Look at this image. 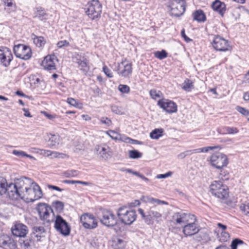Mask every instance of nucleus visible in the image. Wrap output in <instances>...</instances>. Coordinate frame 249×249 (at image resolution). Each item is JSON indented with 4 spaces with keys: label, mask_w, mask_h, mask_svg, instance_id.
<instances>
[{
    "label": "nucleus",
    "mask_w": 249,
    "mask_h": 249,
    "mask_svg": "<svg viewBox=\"0 0 249 249\" xmlns=\"http://www.w3.org/2000/svg\"><path fill=\"white\" fill-rule=\"evenodd\" d=\"M103 71L106 75L108 78H112L113 77V72L111 71L107 68L106 66H104L103 67Z\"/></svg>",
    "instance_id": "50"
},
{
    "label": "nucleus",
    "mask_w": 249,
    "mask_h": 249,
    "mask_svg": "<svg viewBox=\"0 0 249 249\" xmlns=\"http://www.w3.org/2000/svg\"><path fill=\"white\" fill-rule=\"evenodd\" d=\"M154 55L156 58L161 60L167 57V53L165 50H162L161 51H157L155 52L154 53Z\"/></svg>",
    "instance_id": "44"
},
{
    "label": "nucleus",
    "mask_w": 249,
    "mask_h": 249,
    "mask_svg": "<svg viewBox=\"0 0 249 249\" xmlns=\"http://www.w3.org/2000/svg\"><path fill=\"white\" fill-rule=\"evenodd\" d=\"M118 141L127 143H131V139L124 135L120 134Z\"/></svg>",
    "instance_id": "52"
},
{
    "label": "nucleus",
    "mask_w": 249,
    "mask_h": 249,
    "mask_svg": "<svg viewBox=\"0 0 249 249\" xmlns=\"http://www.w3.org/2000/svg\"><path fill=\"white\" fill-rule=\"evenodd\" d=\"M128 156L130 159H137L142 157V153L137 150H131L128 151Z\"/></svg>",
    "instance_id": "36"
},
{
    "label": "nucleus",
    "mask_w": 249,
    "mask_h": 249,
    "mask_svg": "<svg viewBox=\"0 0 249 249\" xmlns=\"http://www.w3.org/2000/svg\"><path fill=\"white\" fill-rule=\"evenodd\" d=\"M4 6L5 9L9 12L15 10L16 8L15 5L11 1L9 2L8 1H4Z\"/></svg>",
    "instance_id": "45"
},
{
    "label": "nucleus",
    "mask_w": 249,
    "mask_h": 249,
    "mask_svg": "<svg viewBox=\"0 0 249 249\" xmlns=\"http://www.w3.org/2000/svg\"><path fill=\"white\" fill-rule=\"evenodd\" d=\"M118 69L120 76L124 78H129L133 71L132 63L130 61L124 59L118 64Z\"/></svg>",
    "instance_id": "12"
},
{
    "label": "nucleus",
    "mask_w": 249,
    "mask_h": 249,
    "mask_svg": "<svg viewBox=\"0 0 249 249\" xmlns=\"http://www.w3.org/2000/svg\"><path fill=\"white\" fill-rule=\"evenodd\" d=\"M210 191L213 196L222 201L226 200L229 196L228 186L219 180H215L211 183Z\"/></svg>",
    "instance_id": "4"
},
{
    "label": "nucleus",
    "mask_w": 249,
    "mask_h": 249,
    "mask_svg": "<svg viewBox=\"0 0 249 249\" xmlns=\"http://www.w3.org/2000/svg\"><path fill=\"white\" fill-rule=\"evenodd\" d=\"M11 230L13 235L18 237H24L28 231L27 227L21 223L15 224Z\"/></svg>",
    "instance_id": "21"
},
{
    "label": "nucleus",
    "mask_w": 249,
    "mask_h": 249,
    "mask_svg": "<svg viewBox=\"0 0 249 249\" xmlns=\"http://www.w3.org/2000/svg\"><path fill=\"white\" fill-rule=\"evenodd\" d=\"M216 237L219 241L225 242L229 240L230 235L228 232L217 233Z\"/></svg>",
    "instance_id": "40"
},
{
    "label": "nucleus",
    "mask_w": 249,
    "mask_h": 249,
    "mask_svg": "<svg viewBox=\"0 0 249 249\" xmlns=\"http://www.w3.org/2000/svg\"><path fill=\"white\" fill-rule=\"evenodd\" d=\"M76 63L78 65L80 70L83 71L85 73H87L89 70V67L87 61L83 57H81L79 55L75 56Z\"/></svg>",
    "instance_id": "23"
},
{
    "label": "nucleus",
    "mask_w": 249,
    "mask_h": 249,
    "mask_svg": "<svg viewBox=\"0 0 249 249\" xmlns=\"http://www.w3.org/2000/svg\"><path fill=\"white\" fill-rule=\"evenodd\" d=\"M57 60V57L54 54L47 55L42 60L41 66L45 70H55L56 69L55 62Z\"/></svg>",
    "instance_id": "20"
},
{
    "label": "nucleus",
    "mask_w": 249,
    "mask_h": 249,
    "mask_svg": "<svg viewBox=\"0 0 249 249\" xmlns=\"http://www.w3.org/2000/svg\"><path fill=\"white\" fill-rule=\"evenodd\" d=\"M40 152L39 154L45 157H51L52 151L49 150L41 149L39 150Z\"/></svg>",
    "instance_id": "54"
},
{
    "label": "nucleus",
    "mask_w": 249,
    "mask_h": 249,
    "mask_svg": "<svg viewBox=\"0 0 249 249\" xmlns=\"http://www.w3.org/2000/svg\"><path fill=\"white\" fill-rule=\"evenodd\" d=\"M243 99L245 101H249V92H246L244 93Z\"/></svg>",
    "instance_id": "63"
},
{
    "label": "nucleus",
    "mask_w": 249,
    "mask_h": 249,
    "mask_svg": "<svg viewBox=\"0 0 249 249\" xmlns=\"http://www.w3.org/2000/svg\"><path fill=\"white\" fill-rule=\"evenodd\" d=\"M213 10L223 16L226 11V5L221 1H214L212 5Z\"/></svg>",
    "instance_id": "24"
},
{
    "label": "nucleus",
    "mask_w": 249,
    "mask_h": 249,
    "mask_svg": "<svg viewBox=\"0 0 249 249\" xmlns=\"http://www.w3.org/2000/svg\"><path fill=\"white\" fill-rule=\"evenodd\" d=\"M181 34L182 37L184 39L185 41H186L187 42H188L190 41L191 39L189 37H188L186 36V35H185L184 30H182L181 31Z\"/></svg>",
    "instance_id": "59"
},
{
    "label": "nucleus",
    "mask_w": 249,
    "mask_h": 249,
    "mask_svg": "<svg viewBox=\"0 0 249 249\" xmlns=\"http://www.w3.org/2000/svg\"><path fill=\"white\" fill-rule=\"evenodd\" d=\"M106 133L112 140L114 141H118L120 134L113 131V130H108L106 132Z\"/></svg>",
    "instance_id": "42"
},
{
    "label": "nucleus",
    "mask_w": 249,
    "mask_h": 249,
    "mask_svg": "<svg viewBox=\"0 0 249 249\" xmlns=\"http://www.w3.org/2000/svg\"><path fill=\"white\" fill-rule=\"evenodd\" d=\"M5 194L13 200L21 199L27 202H34L43 196L39 185L29 178H15L8 183L5 178L0 176V196Z\"/></svg>",
    "instance_id": "1"
},
{
    "label": "nucleus",
    "mask_w": 249,
    "mask_h": 249,
    "mask_svg": "<svg viewBox=\"0 0 249 249\" xmlns=\"http://www.w3.org/2000/svg\"><path fill=\"white\" fill-rule=\"evenodd\" d=\"M32 39L34 44L38 48L43 47L46 43V38L42 36H37L33 35Z\"/></svg>",
    "instance_id": "26"
},
{
    "label": "nucleus",
    "mask_w": 249,
    "mask_h": 249,
    "mask_svg": "<svg viewBox=\"0 0 249 249\" xmlns=\"http://www.w3.org/2000/svg\"><path fill=\"white\" fill-rule=\"evenodd\" d=\"M138 211L142 218L147 224L151 223L154 220L157 222L160 221L162 217L163 210L162 208H158L156 205L150 206L146 213L141 208L139 209Z\"/></svg>",
    "instance_id": "3"
},
{
    "label": "nucleus",
    "mask_w": 249,
    "mask_h": 249,
    "mask_svg": "<svg viewBox=\"0 0 249 249\" xmlns=\"http://www.w3.org/2000/svg\"><path fill=\"white\" fill-rule=\"evenodd\" d=\"M101 12L102 5L99 1H89L86 6L85 12L92 20L99 18Z\"/></svg>",
    "instance_id": "7"
},
{
    "label": "nucleus",
    "mask_w": 249,
    "mask_h": 249,
    "mask_svg": "<svg viewBox=\"0 0 249 249\" xmlns=\"http://www.w3.org/2000/svg\"><path fill=\"white\" fill-rule=\"evenodd\" d=\"M195 216L193 214L184 213H176L172 217L173 223L177 226L183 228Z\"/></svg>",
    "instance_id": "10"
},
{
    "label": "nucleus",
    "mask_w": 249,
    "mask_h": 249,
    "mask_svg": "<svg viewBox=\"0 0 249 249\" xmlns=\"http://www.w3.org/2000/svg\"><path fill=\"white\" fill-rule=\"evenodd\" d=\"M244 242L242 240L239 239H235L231 242V249H237V246L240 245H242Z\"/></svg>",
    "instance_id": "48"
},
{
    "label": "nucleus",
    "mask_w": 249,
    "mask_h": 249,
    "mask_svg": "<svg viewBox=\"0 0 249 249\" xmlns=\"http://www.w3.org/2000/svg\"><path fill=\"white\" fill-rule=\"evenodd\" d=\"M47 187L49 189L59 191V192H62L63 190L62 189H61L60 188H59L56 186H54V185H50V184L47 185Z\"/></svg>",
    "instance_id": "57"
},
{
    "label": "nucleus",
    "mask_w": 249,
    "mask_h": 249,
    "mask_svg": "<svg viewBox=\"0 0 249 249\" xmlns=\"http://www.w3.org/2000/svg\"><path fill=\"white\" fill-rule=\"evenodd\" d=\"M118 89L123 93H128L130 92V88L126 85L120 84Z\"/></svg>",
    "instance_id": "46"
},
{
    "label": "nucleus",
    "mask_w": 249,
    "mask_h": 249,
    "mask_svg": "<svg viewBox=\"0 0 249 249\" xmlns=\"http://www.w3.org/2000/svg\"><path fill=\"white\" fill-rule=\"evenodd\" d=\"M80 222L83 227L88 230L96 228L98 225V221L95 217L90 213H85L80 216Z\"/></svg>",
    "instance_id": "11"
},
{
    "label": "nucleus",
    "mask_w": 249,
    "mask_h": 249,
    "mask_svg": "<svg viewBox=\"0 0 249 249\" xmlns=\"http://www.w3.org/2000/svg\"><path fill=\"white\" fill-rule=\"evenodd\" d=\"M12 153L14 155L20 158L27 157L34 160H36V158L32 155H28L24 151L21 150H13Z\"/></svg>",
    "instance_id": "33"
},
{
    "label": "nucleus",
    "mask_w": 249,
    "mask_h": 249,
    "mask_svg": "<svg viewBox=\"0 0 249 249\" xmlns=\"http://www.w3.org/2000/svg\"><path fill=\"white\" fill-rule=\"evenodd\" d=\"M212 45L214 49L218 51H226L230 47L228 42L219 36H216L212 42Z\"/></svg>",
    "instance_id": "19"
},
{
    "label": "nucleus",
    "mask_w": 249,
    "mask_h": 249,
    "mask_svg": "<svg viewBox=\"0 0 249 249\" xmlns=\"http://www.w3.org/2000/svg\"><path fill=\"white\" fill-rule=\"evenodd\" d=\"M101 223L107 227H112L118 223V219L112 212L109 211H104L102 213Z\"/></svg>",
    "instance_id": "17"
},
{
    "label": "nucleus",
    "mask_w": 249,
    "mask_h": 249,
    "mask_svg": "<svg viewBox=\"0 0 249 249\" xmlns=\"http://www.w3.org/2000/svg\"><path fill=\"white\" fill-rule=\"evenodd\" d=\"M52 206L56 211L59 213L62 212L64 208V203L59 200L53 201L52 203Z\"/></svg>",
    "instance_id": "39"
},
{
    "label": "nucleus",
    "mask_w": 249,
    "mask_h": 249,
    "mask_svg": "<svg viewBox=\"0 0 249 249\" xmlns=\"http://www.w3.org/2000/svg\"><path fill=\"white\" fill-rule=\"evenodd\" d=\"M69 45L70 43L67 40H60L56 43L57 47L59 49L64 47H67L69 46Z\"/></svg>",
    "instance_id": "49"
},
{
    "label": "nucleus",
    "mask_w": 249,
    "mask_h": 249,
    "mask_svg": "<svg viewBox=\"0 0 249 249\" xmlns=\"http://www.w3.org/2000/svg\"><path fill=\"white\" fill-rule=\"evenodd\" d=\"M141 200L144 203H149L151 204H155L157 205H168V203L165 201L156 199L149 196H142L141 197Z\"/></svg>",
    "instance_id": "25"
},
{
    "label": "nucleus",
    "mask_w": 249,
    "mask_h": 249,
    "mask_svg": "<svg viewBox=\"0 0 249 249\" xmlns=\"http://www.w3.org/2000/svg\"><path fill=\"white\" fill-rule=\"evenodd\" d=\"M193 16L194 19L198 22H203L206 20V16L202 10H196L194 12Z\"/></svg>",
    "instance_id": "30"
},
{
    "label": "nucleus",
    "mask_w": 249,
    "mask_h": 249,
    "mask_svg": "<svg viewBox=\"0 0 249 249\" xmlns=\"http://www.w3.org/2000/svg\"><path fill=\"white\" fill-rule=\"evenodd\" d=\"M51 157L52 158L66 159L69 158V156L64 153L52 151Z\"/></svg>",
    "instance_id": "37"
},
{
    "label": "nucleus",
    "mask_w": 249,
    "mask_h": 249,
    "mask_svg": "<svg viewBox=\"0 0 249 249\" xmlns=\"http://www.w3.org/2000/svg\"><path fill=\"white\" fill-rule=\"evenodd\" d=\"M217 226L218 228V230H222V231H223L224 230H226L227 229V226L226 225H224L221 223H218L217 224Z\"/></svg>",
    "instance_id": "61"
},
{
    "label": "nucleus",
    "mask_w": 249,
    "mask_h": 249,
    "mask_svg": "<svg viewBox=\"0 0 249 249\" xmlns=\"http://www.w3.org/2000/svg\"><path fill=\"white\" fill-rule=\"evenodd\" d=\"M42 113H43L48 119H49L50 120H53L54 119L56 118V116L55 115H53L49 114L45 111H42Z\"/></svg>",
    "instance_id": "56"
},
{
    "label": "nucleus",
    "mask_w": 249,
    "mask_h": 249,
    "mask_svg": "<svg viewBox=\"0 0 249 249\" xmlns=\"http://www.w3.org/2000/svg\"><path fill=\"white\" fill-rule=\"evenodd\" d=\"M11 240L9 236L6 235H2L0 236V245L5 246L10 244Z\"/></svg>",
    "instance_id": "41"
},
{
    "label": "nucleus",
    "mask_w": 249,
    "mask_h": 249,
    "mask_svg": "<svg viewBox=\"0 0 249 249\" xmlns=\"http://www.w3.org/2000/svg\"><path fill=\"white\" fill-rule=\"evenodd\" d=\"M215 249H230L228 247L225 245H220L216 247Z\"/></svg>",
    "instance_id": "64"
},
{
    "label": "nucleus",
    "mask_w": 249,
    "mask_h": 249,
    "mask_svg": "<svg viewBox=\"0 0 249 249\" xmlns=\"http://www.w3.org/2000/svg\"><path fill=\"white\" fill-rule=\"evenodd\" d=\"M215 149H221V147L219 145L203 147L193 150V153H207L210 150H212Z\"/></svg>",
    "instance_id": "31"
},
{
    "label": "nucleus",
    "mask_w": 249,
    "mask_h": 249,
    "mask_svg": "<svg viewBox=\"0 0 249 249\" xmlns=\"http://www.w3.org/2000/svg\"><path fill=\"white\" fill-rule=\"evenodd\" d=\"M126 172L132 174L133 175H134L135 176H137L138 177H139L141 174H140L137 171H133L130 169H127L125 170Z\"/></svg>",
    "instance_id": "60"
},
{
    "label": "nucleus",
    "mask_w": 249,
    "mask_h": 249,
    "mask_svg": "<svg viewBox=\"0 0 249 249\" xmlns=\"http://www.w3.org/2000/svg\"><path fill=\"white\" fill-rule=\"evenodd\" d=\"M117 216L120 221L124 225L132 224L137 217L135 210L126 206H122L117 209Z\"/></svg>",
    "instance_id": "2"
},
{
    "label": "nucleus",
    "mask_w": 249,
    "mask_h": 249,
    "mask_svg": "<svg viewBox=\"0 0 249 249\" xmlns=\"http://www.w3.org/2000/svg\"><path fill=\"white\" fill-rule=\"evenodd\" d=\"M34 231L36 233L41 234L44 232V229L42 227H35L34 228Z\"/></svg>",
    "instance_id": "58"
},
{
    "label": "nucleus",
    "mask_w": 249,
    "mask_h": 249,
    "mask_svg": "<svg viewBox=\"0 0 249 249\" xmlns=\"http://www.w3.org/2000/svg\"><path fill=\"white\" fill-rule=\"evenodd\" d=\"M226 132L228 134H234L238 132V130L234 127H228L226 128Z\"/></svg>",
    "instance_id": "53"
},
{
    "label": "nucleus",
    "mask_w": 249,
    "mask_h": 249,
    "mask_svg": "<svg viewBox=\"0 0 249 249\" xmlns=\"http://www.w3.org/2000/svg\"><path fill=\"white\" fill-rule=\"evenodd\" d=\"M150 94L151 98L154 100L160 98L163 96L162 93L160 91L155 89L151 90L150 91Z\"/></svg>",
    "instance_id": "43"
},
{
    "label": "nucleus",
    "mask_w": 249,
    "mask_h": 249,
    "mask_svg": "<svg viewBox=\"0 0 249 249\" xmlns=\"http://www.w3.org/2000/svg\"><path fill=\"white\" fill-rule=\"evenodd\" d=\"M208 161L212 167L219 170L226 167L229 164V159L227 155L220 152L213 153L210 156Z\"/></svg>",
    "instance_id": "5"
},
{
    "label": "nucleus",
    "mask_w": 249,
    "mask_h": 249,
    "mask_svg": "<svg viewBox=\"0 0 249 249\" xmlns=\"http://www.w3.org/2000/svg\"><path fill=\"white\" fill-rule=\"evenodd\" d=\"M173 172L172 171H168L165 174H159L156 176V178L157 179H163L168 178L172 176Z\"/></svg>",
    "instance_id": "51"
},
{
    "label": "nucleus",
    "mask_w": 249,
    "mask_h": 249,
    "mask_svg": "<svg viewBox=\"0 0 249 249\" xmlns=\"http://www.w3.org/2000/svg\"><path fill=\"white\" fill-rule=\"evenodd\" d=\"M67 102L71 106L79 109H82L83 107V105L82 103L78 102L73 98H68L67 100Z\"/></svg>",
    "instance_id": "34"
},
{
    "label": "nucleus",
    "mask_w": 249,
    "mask_h": 249,
    "mask_svg": "<svg viewBox=\"0 0 249 249\" xmlns=\"http://www.w3.org/2000/svg\"><path fill=\"white\" fill-rule=\"evenodd\" d=\"M101 122L107 126H109L112 124L111 121L108 118H102L101 119Z\"/></svg>",
    "instance_id": "55"
},
{
    "label": "nucleus",
    "mask_w": 249,
    "mask_h": 249,
    "mask_svg": "<svg viewBox=\"0 0 249 249\" xmlns=\"http://www.w3.org/2000/svg\"><path fill=\"white\" fill-rule=\"evenodd\" d=\"M239 209L244 215L249 217V202L241 204L239 206Z\"/></svg>",
    "instance_id": "35"
},
{
    "label": "nucleus",
    "mask_w": 249,
    "mask_h": 249,
    "mask_svg": "<svg viewBox=\"0 0 249 249\" xmlns=\"http://www.w3.org/2000/svg\"><path fill=\"white\" fill-rule=\"evenodd\" d=\"M94 150L98 157L104 161L110 159L113 155L111 148L105 143L96 145Z\"/></svg>",
    "instance_id": "8"
},
{
    "label": "nucleus",
    "mask_w": 249,
    "mask_h": 249,
    "mask_svg": "<svg viewBox=\"0 0 249 249\" xmlns=\"http://www.w3.org/2000/svg\"><path fill=\"white\" fill-rule=\"evenodd\" d=\"M236 110L243 116H248L249 115V110L245 107L237 106Z\"/></svg>",
    "instance_id": "47"
},
{
    "label": "nucleus",
    "mask_w": 249,
    "mask_h": 249,
    "mask_svg": "<svg viewBox=\"0 0 249 249\" xmlns=\"http://www.w3.org/2000/svg\"><path fill=\"white\" fill-rule=\"evenodd\" d=\"M40 219L44 223H50L53 221L54 213L52 208L44 203H38L36 207Z\"/></svg>",
    "instance_id": "6"
},
{
    "label": "nucleus",
    "mask_w": 249,
    "mask_h": 249,
    "mask_svg": "<svg viewBox=\"0 0 249 249\" xmlns=\"http://www.w3.org/2000/svg\"><path fill=\"white\" fill-rule=\"evenodd\" d=\"M15 55L20 59L28 60L32 56V51L29 46L23 44H18L14 48Z\"/></svg>",
    "instance_id": "14"
},
{
    "label": "nucleus",
    "mask_w": 249,
    "mask_h": 249,
    "mask_svg": "<svg viewBox=\"0 0 249 249\" xmlns=\"http://www.w3.org/2000/svg\"><path fill=\"white\" fill-rule=\"evenodd\" d=\"M111 246L114 249H124L125 242L120 238H114L112 240Z\"/></svg>",
    "instance_id": "27"
},
{
    "label": "nucleus",
    "mask_w": 249,
    "mask_h": 249,
    "mask_svg": "<svg viewBox=\"0 0 249 249\" xmlns=\"http://www.w3.org/2000/svg\"><path fill=\"white\" fill-rule=\"evenodd\" d=\"M158 105L167 113H176L178 111V106L173 101L162 98L158 102Z\"/></svg>",
    "instance_id": "16"
},
{
    "label": "nucleus",
    "mask_w": 249,
    "mask_h": 249,
    "mask_svg": "<svg viewBox=\"0 0 249 249\" xmlns=\"http://www.w3.org/2000/svg\"><path fill=\"white\" fill-rule=\"evenodd\" d=\"M35 18L40 20H45L48 18V14L44 9L37 8Z\"/></svg>",
    "instance_id": "29"
},
{
    "label": "nucleus",
    "mask_w": 249,
    "mask_h": 249,
    "mask_svg": "<svg viewBox=\"0 0 249 249\" xmlns=\"http://www.w3.org/2000/svg\"><path fill=\"white\" fill-rule=\"evenodd\" d=\"M13 59L11 50L5 47H0V62L5 67L9 66Z\"/></svg>",
    "instance_id": "18"
},
{
    "label": "nucleus",
    "mask_w": 249,
    "mask_h": 249,
    "mask_svg": "<svg viewBox=\"0 0 249 249\" xmlns=\"http://www.w3.org/2000/svg\"><path fill=\"white\" fill-rule=\"evenodd\" d=\"M22 110L24 112V116L29 117V118H31L32 117L28 109L23 108H22Z\"/></svg>",
    "instance_id": "62"
},
{
    "label": "nucleus",
    "mask_w": 249,
    "mask_h": 249,
    "mask_svg": "<svg viewBox=\"0 0 249 249\" xmlns=\"http://www.w3.org/2000/svg\"><path fill=\"white\" fill-rule=\"evenodd\" d=\"M168 8L171 16L177 17L182 16L185 10L184 1H172Z\"/></svg>",
    "instance_id": "13"
},
{
    "label": "nucleus",
    "mask_w": 249,
    "mask_h": 249,
    "mask_svg": "<svg viewBox=\"0 0 249 249\" xmlns=\"http://www.w3.org/2000/svg\"><path fill=\"white\" fill-rule=\"evenodd\" d=\"M164 130L162 128H155L149 134V137L153 140H158L163 135Z\"/></svg>",
    "instance_id": "28"
},
{
    "label": "nucleus",
    "mask_w": 249,
    "mask_h": 249,
    "mask_svg": "<svg viewBox=\"0 0 249 249\" xmlns=\"http://www.w3.org/2000/svg\"><path fill=\"white\" fill-rule=\"evenodd\" d=\"M48 142L51 147H55L62 144V138L57 134L49 133L47 134Z\"/></svg>",
    "instance_id": "22"
},
{
    "label": "nucleus",
    "mask_w": 249,
    "mask_h": 249,
    "mask_svg": "<svg viewBox=\"0 0 249 249\" xmlns=\"http://www.w3.org/2000/svg\"><path fill=\"white\" fill-rule=\"evenodd\" d=\"M54 228L59 233L64 236L70 234L71 227L61 216L57 215L55 217Z\"/></svg>",
    "instance_id": "9"
},
{
    "label": "nucleus",
    "mask_w": 249,
    "mask_h": 249,
    "mask_svg": "<svg viewBox=\"0 0 249 249\" xmlns=\"http://www.w3.org/2000/svg\"><path fill=\"white\" fill-rule=\"evenodd\" d=\"M33 244V241L30 239L21 240L20 242V248L21 249H30Z\"/></svg>",
    "instance_id": "38"
},
{
    "label": "nucleus",
    "mask_w": 249,
    "mask_h": 249,
    "mask_svg": "<svg viewBox=\"0 0 249 249\" xmlns=\"http://www.w3.org/2000/svg\"><path fill=\"white\" fill-rule=\"evenodd\" d=\"M199 231V228L197 224V220L196 216L182 228V233L186 237L195 235Z\"/></svg>",
    "instance_id": "15"
},
{
    "label": "nucleus",
    "mask_w": 249,
    "mask_h": 249,
    "mask_svg": "<svg viewBox=\"0 0 249 249\" xmlns=\"http://www.w3.org/2000/svg\"><path fill=\"white\" fill-rule=\"evenodd\" d=\"M181 88L186 91H190L194 88L193 81L189 79H185L181 85Z\"/></svg>",
    "instance_id": "32"
}]
</instances>
